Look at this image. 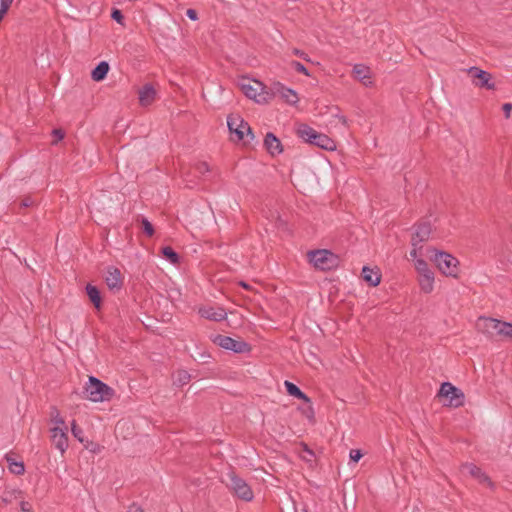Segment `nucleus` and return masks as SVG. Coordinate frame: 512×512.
Listing matches in <instances>:
<instances>
[{"label":"nucleus","instance_id":"41","mask_svg":"<svg viewBox=\"0 0 512 512\" xmlns=\"http://www.w3.org/2000/svg\"><path fill=\"white\" fill-rule=\"evenodd\" d=\"M503 112L505 114V117L508 119L510 117V113L512 110V104L511 103H505L502 106Z\"/></svg>","mask_w":512,"mask_h":512},{"label":"nucleus","instance_id":"8","mask_svg":"<svg viewBox=\"0 0 512 512\" xmlns=\"http://www.w3.org/2000/svg\"><path fill=\"white\" fill-rule=\"evenodd\" d=\"M467 74L471 77L475 87L485 88L487 90L495 89V83L492 80L493 77L489 72L473 66L467 69Z\"/></svg>","mask_w":512,"mask_h":512},{"label":"nucleus","instance_id":"5","mask_svg":"<svg viewBox=\"0 0 512 512\" xmlns=\"http://www.w3.org/2000/svg\"><path fill=\"white\" fill-rule=\"evenodd\" d=\"M415 269L418 273V283L423 293L429 294L434 289V273L424 258H415Z\"/></svg>","mask_w":512,"mask_h":512},{"label":"nucleus","instance_id":"45","mask_svg":"<svg viewBox=\"0 0 512 512\" xmlns=\"http://www.w3.org/2000/svg\"><path fill=\"white\" fill-rule=\"evenodd\" d=\"M128 512H144L142 510V508L136 504H132L129 509H128Z\"/></svg>","mask_w":512,"mask_h":512},{"label":"nucleus","instance_id":"12","mask_svg":"<svg viewBox=\"0 0 512 512\" xmlns=\"http://www.w3.org/2000/svg\"><path fill=\"white\" fill-rule=\"evenodd\" d=\"M49 431L52 444L55 446L57 450L61 452V454H64L69 447L68 427H50Z\"/></svg>","mask_w":512,"mask_h":512},{"label":"nucleus","instance_id":"10","mask_svg":"<svg viewBox=\"0 0 512 512\" xmlns=\"http://www.w3.org/2000/svg\"><path fill=\"white\" fill-rule=\"evenodd\" d=\"M213 342L221 348L233 351L235 353H247L250 351L249 344L229 336L217 335L214 337Z\"/></svg>","mask_w":512,"mask_h":512},{"label":"nucleus","instance_id":"47","mask_svg":"<svg viewBox=\"0 0 512 512\" xmlns=\"http://www.w3.org/2000/svg\"><path fill=\"white\" fill-rule=\"evenodd\" d=\"M170 260V262L174 265L178 264L179 263V259L180 258H176V257H173V258H168Z\"/></svg>","mask_w":512,"mask_h":512},{"label":"nucleus","instance_id":"31","mask_svg":"<svg viewBox=\"0 0 512 512\" xmlns=\"http://www.w3.org/2000/svg\"><path fill=\"white\" fill-rule=\"evenodd\" d=\"M71 432L80 443H85L84 431L77 426L75 420L71 422Z\"/></svg>","mask_w":512,"mask_h":512},{"label":"nucleus","instance_id":"1","mask_svg":"<svg viewBox=\"0 0 512 512\" xmlns=\"http://www.w3.org/2000/svg\"><path fill=\"white\" fill-rule=\"evenodd\" d=\"M432 232V226L428 221L420 222L416 228L415 232L411 237V245L412 250L410 252V256H452L449 252L427 246L424 249L423 243L426 242Z\"/></svg>","mask_w":512,"mask_h":512},{"label":"nucleus","instance_id":"40","mask_svg":"<svg viewBox=\"0 0 512 512\" xmlns=\"http://www.w3.org/2000/svg\"><path fill=\"white\" fill-rule=\"evenodd\" d=\"M292 53L295 55V56H298L300 58H302L303 60L307 61V62H312L311 59L309 58V56L302 50H299L297 48H294L292 50Z\"/></svg>","mask_w":512,"mask_h":512},{"label":"nucleus","instance_id":"30","mask_svg":"<svg viewBox=\"0 0 512 512\" xmlns=\"http://www.w3.org/2000/svg\"><path fill=\"white\" fill-rule=\"evenodd\" d=\"M498 335L512 339V324L501 321L498 329Z\"/></svg>","mask_w":512,"mask_h":512},{"label":"nucleus","instance_id":"20","mask_svg":"<svg viewBox=\"0 0 512 512\" xmlns=\"http://www.w3.org/2000/svg\"><path fill=\"white\" fill-rule=\"evenodd\" d=\"M362 277L369 285L377 286L381 280L380 270L377 267L364 266L362 268Z\"/></svg>","mask_w":512,"mask_h":512},{"label":"nucleus","instance_id":"9","mask_svg":"<svg viewBox=\"0 0 512 512\" xmlns=\"http://www.w3.org/2000/svg\"><path fill=\"white\" fill-rule=\"evenodd\" d=\"M227 125L231 134L236 136L237 140H243L244 135L250 136L251 140L254 139L251 127L240 116L231 115L227 119Z\"/></svg>","mask_w":512,"mask_h":512},{"label":"nucleus","instance_id":"11","mask_svg":"<svg viewBox=\"0 0 512 512\" xmlns=\"http://www.w3.org/2000/svg\"><path fill=\"white\" fill-rule=\"evenodd\" d=\"M439 271L450 277H457L460 272V264L458 258H430Z\"/></svg>","mask_w":512,"mask_h":512},{"label":"nucleus","instance_id":"21","mask_svg":"<svg viewBox=\"0 0 512 512\" xmlns=\"http://www.w3.org/2000/svg\"><path fill=\"white\" fill-rule=\"evenodd\" d=\"M264 146L272 156L282 152L281 142L273 133H267L264 139Z\"/></svg>","mask_w":512,"mask_h":512},{"label":"nucleus","instance_id":"37","mask_svg":"<svg viewBox=\"0 0 512 512\" xmlns=\"http://www.w3.org/2000/svg\"><path fill=\"white\" fill-rule=\"evenodd\" d=\"M20 509L23 512H32V504L28 501H25L23 498L19 499Z\"/></svg>","mask_w":512,"mask_h":512},{"label":"nucleus","instance_id":"2","mask_svg":"<svg viewBox=\"0 0 512 512\" xmlns=\"http://www.w3.org/2000/svg\"><path fill=\"white\" fill-rule=\"evenodd\" d=\"M296 134L299 138L309 144H313L327 151L336 149L333 139L323 133L317 132L307 124H299L296 128Z\"/></svg>","mask_w":512,"mask_h":512},{"label":"nucleus","instance_id":"22","mask_svg":"<svg viewBox=\"0 0 512 512\" xmlns=\"http://www.w3.org/2000/svg\"><path fill=\"white\" fill-rule=\"evenodd\" d=\"M156 99V91L152 85L146 84L139 91V102L142 106H148Z\"/></svg>","mask_w":512,"mask_h":512},{"label":"nucleus","instance_id":"43","mask_svg":"<svg viewBox=\"0 0 512 512\" xmlns=\"http://www.w3.org/2000/svg\"><path fill=\"white\" fill-rule=\"evenodd\" d=\"M53 135L55 137V141H54L55 143L59 140H62L64 137V133L59 129L53 130Z\"/></svg>","mask_w":512,"mask_h":512},{"label":"nucleus","instance_id":"26","mask_svg":"<svg viewBox=\"0 0 512 512\" xmlns=\"http://www.w3.org/2000/svg\"><path fill=\"white\" fill-rule=\"evenodd\" d=\"M50 424H51V427H58V428L68 427L63 416L60 414L59 410L55 407H53L50 412Z\"/></svg>","mask_w":512,"mask_h":512},{"label":"nucleus","instance_id":"46","mask_svg":"<svg viewBox=\"0 0 512 512\" xmlns=\"http://www.w3.org/2000/svg\"><path fill=\"white\" fill-rule=\"evenodd\" d=\"M33 204V202L30 200V199H24L22 202H21V206L23 207H29Z\"/></svg>","mask_w":512,"mask_h":512},{"label":"nucleus","instance_id":"29","mask_svg":"<svg viewBox=\"0 0 512 512\" xmlns=\"http://www.w3.org/2000/svg\"><path fill=\"white\" fill-rule=\"evenodd\" d=\"M7 462L9 463V470L16 475H21L24 473L25 468L22 462H17L11 459L10 457H6Z\"/></svg>","mask_w":512,"mask_h":512},{"label":"nucleus","instance_id":"15","mask_svg":"<svg viewBox=\"0 0 512 512\" xmlns=\"http://www.w3.org/2000/svg\"><path fill=\"white\" fill-rule=\"evenodd\" d=\"M340 258H309V264L315 269L332 270L339 265Z\"/></svg>","mask_w":512,"mask_h":512},{"label":"nucleus","instance_id":"36","mask_svg":"<svg viewBox=\"0 0 512 512\" xmlns=\"http://www.w3.org/2000/svg\"><path fill=\"white\" fill-rule=\"evenodd\" d=\"M349 456L351 461L358 462L362 458V453L358 449H352Z\"/></svg>","mask_w":512,"mask_h":512},{"label":"nucleus","instance_id":"48","mask_svg":"<svg viewBox=\"0 0 512 512\" xmlns=\"http://www.w3.org/2000/svg\"><path fill=\"white\" fill-rule=\"evenodd\" d=\"M13 0H0V3L11 6Z\"/></svg>","mask_w":512,"mask_h":512},{"label":"nucleus","instance_id":"27","mask_svg":"<svg viewBox=\"0 0 512 512\" xmlns=\"http://www.w3.org/2000/svg\"><path fill=\"white\" fill-rule=\"evenodd\" d=\"M86 292L91 302L98 308L101 302L99 290L95 286L88 284L86 286Z\"/></svg>","mask_w":512,"mask_h":512},{"label":"nucleus","instance_id":"49","mask_svg":"<svg viewBox=\"0 0 512 512\" xmlns=\"http://www.w3.org/2000/svg\"><path fill=\"white\" fill-rule=\"evenodd\" d=\"M240 285L245 288V289H248L249 288V285L245 282H240Z\"/></svg>","mask_w":512,"mask_h":512},{"label":"nucleus","instance_id":"13","mask_svg":"<svg viewBox=\"0 0 512 512\" xmlns=\"http://www.w3.org/2000/svg\"><path fill=\"white\" fill-rule=\"evenodd\" d=\"M271 90H272V94H270L271 96L272 95L280 96L286 103H288L290 105L296 104L299 100L298 95L294 90L285 87L283 84H281L279 82L275 83L272 86Z\"/></svg>","mask_w":512,"mask_h":512},{"label":"nucleus","instance_id":"44","mask_svg":"<svg viewBox=\"0 0 512 512\" xmlns=\"http://www.w3.org/2000/svg\"><path fill=\"white\" fill-rule=\"evenodd\" d=\"M85 447L87 449H89L90 451L94 452V453L99 452L98 445L93 444V443H89L88 441H87V444L85 445Z\"/></svg>","mask_w":512,"mask_h":512},{"label":"nucleus","instance_id":"42","mask_svg":"<svg viewBox=\"0 0 512 512\" xmlns=\"http://www.w3.org/2000/svg\"><path fill=\"white\" fill-rule=\"evenodd\" d=\"M186 15L189 19L195 21L198 19L197 12L194 9H188Z\"/></svg>","mask_w":512,"mask_h":512},{"label":"nucleus","instance_id":"32","mask_svg":"<svg viewBox=\"0 0 512 512\" xmlns=\"http://www.w3.org/2000/svg\"><path fill=\"white\" fill-rule=\"evenodd\" d=\"M305 256H334L333 253L327 249H313L307 251Z\"/></svg>","mask_w":512,"mask_h":512},{"label":"nucleus","instance_id":"24","mask_svg":"<svg viewBox=\"0 0 512 512\" xmlns=\"http://www.w3.org/2000/svg\"><path fill=\"white\" fill-rule=\"evenodd\" d=\"M109 71V64L106 61L100 62L91 73V77L94 81H102Z\"/></svg>","mask_w":512,"mask_h":512},{"label":"nucleus","instance_id":"6","mask_svg":"<svg viewBox=\"0 0 512 512\" xmlns=\"http://www.w3.org/2000/svg\"><path fill=\"white\" fill-rule=\"evenodd\" d=\"M438 396L444 400V404L458 408L464 405L465 395L463 391L450 382H444L438 392Z\"/></svg>","mask_w":512,"mask_h":512},{"label":"nucleus","instance_id":"33","mask_svg":"<svg viewBox=\"0 0 512 512\" xmlns=\"http://www.w3.org/2000/svg\"><path fill=\"white\" fill-rule=\"evenodd\" d=\"M143 232L151 237L154 234V228L153 225L146 219L143 218L141 221Z\"/></svg>","mask_w":512,"mask_h":512},{"label":"nucleus","instance_id":"16","mask_svg":"<svg viewBox=\"0 0 512 512\" xmlns=\"http://www.w3.org/2000/svg\"><path fill=\"white\" fill-rule=\"evenodd\" d=\"M461 472L463 475H470L474 477L481 483L487 482L489 485L491 484L489 478L485 475V473H483L481 469L473 463H465L464 465H462Z\"/></svg>","mask_w":512,"mask_h":512},{"label":"nucleus","instance_id":"28","mask_svg":"<svg viewBox=\"0 0 512 512\" xmlns=\"http://www.w3.org/2000/svg\"><path fill=\"white\" fill-rule=\"evenodd\" d=\"M190 381V374L185 370L177 371L173 376V383L176 386H183Z\"/></svg>","mask_w":512,"mask_h":512},{"label":"nucleus","instance_id":"17","mask_svg":"<svg viewBox=\"0 0 512 512\" xmlns=\"http://www.w3.org/2000/svg\"><path fill=\"white\" fill-rule=\"evenodd\" d=\"M105 281L111 290L120 289L123 283L120 270L114 267L108 268L105 275Z\"/></svg>","mask_w":512,"mask_h":512},{"label":"nucleus","instance_id":"34","mask_svg":"<svg viewBox=\"0 0 512 512\" xmlns=\"http://www.w3.org/2000/svg\"><path fill=\"white\" fill-rule=\"evenodd\" d=\"M291 66L298 72V73H301V74H304L306 76H310V73L308 72L307 68L301 64L300 62L298 61H292L291 62Z\"/></svg>","mask_w":512,"mask_h":512},{"label":"nucleus","instance_id":"3","mask_svg":"<svg viewBox=\"0 0 512 512\" xmlns=\"http://www.w3.org/2000/svg\"><path fill=\"white\" fill-rule=\"evenodd\" d=\"M85 393L87 399L92 402H104L112 398L114 391L96 377L90 376L85 386Z\"/></svg>","mask_w":512,"mask_h":512},{"label":"nucleus","instance_id":"39","mask_svg":"<svg viewBox=\"0 0 512 512\" xmlns=\"http://www.w3.org/2000/svg\"><path fill=\"white\" fill-rule=\"evenodd\" d=\"M111 17H112V19H114L116 22H118V23H120V24H122V23H123V19H124V17H123V14H122V12H121L120 10H118V9L113 10V11H112V14H111Z\"/></svg>","mask_w":512,"mask_h":512},{"label":"nucleus","instance_id":"18","mask_svg":"<svg viewBox=\"0 0 512 512\" xmlns=\"http://www.w3.org/2000/svg\"><path fill=\"white\" fill-rule=\"evenodd\" d=\"M199 314L206 319L213 321H222L226 318V312L222 308H214L211 306L202 307L199 309Z\"/></svg>","mask_w":512,"mask_h":512},{"label":"nucleus","instance_id":"14","mask_svg":"<svg viewBox=\"0 0 512 512\" xmlns=\"http://www.w3.org/2000/svg\"><path fill=\"white\" fill-rule=\"evenodd\" d=\"M501 321L494 318L480 317L477 321V329L489 336L498 335Z\"/></svg>","mask_w":512,"mask_h":512},{"label":"nucleus","instance_id":"35","mask_svg":"<svg viewBox=\"0 0 512 512\" xmlns=\"http://www.w3.org/2000/svg\"><path fill=\"white\" fill-rule=\"evenodd\" d=\"M195 169L202 175L210 171V167L206 162H198L195 166Z\"/></svg>","mask_w":512,"mask_h":512},{"label":"nucleus","instance_id":"23","mask_svg":"<svg viewBox=\"0 0 512 512\" xmlns=\"http://www.w3.org/2000/svg\"><path fill=\"white\" fill-rule=\"evenodd\" d=\"M23 492L16 488H7L3 491L1 499L5 504L22 499Z\"/></svg>","mask_w":512,"mask_h":512},{"label":"nucleus","instance_id":"7","mask_svg":"<svg viewBox=\"0 0 512 512\" xmlns=\"http://www.w3.org/2000/svg\"><path fill=\"white\" fill-rule=\"evenodd\" d=\"M227 486L242 500L251 501L253 499V492L250 486L234 473L228 474Z\"/></svg>","mask_w":512,"mask_h":512},{"label":"nucleus","instance_id":"38","mask_svg":"<svg viewBox=\"0 0 512 512\" xmlns=\"http://www.w3.org/2000/svg\"><path fill=\"white\" fill-rule=\"evenodd\" d=\"M162 256H179L177 252L170 246H164L161 248Z\"/></svg>","mask_w":512,"mask_h":512},{"label":"nucleus","instance_id":"25","mask_svg":"<svg viewBox=\"0 0 512 512\" xmlns=\"http://www.w3.org/2000/svg\"><path fill=\"white\" fill-rule=\"evenodd\" d=\"M284 385L286 387V390L290 396H293L297 399L303 400L305 402H310L309 397L303 393L298 386H296L294 383L285 381Z\"/></svg>","mask_w":512,"mask_h":512},{"label":"nucleus","instance_id":"19","mask_svg":"<svg viewBox=\"0 0 512 512\" xmlns=\"http://www.w3.org/2000/svg\"><path fill=\"white\" fill-rule=\"evenodd\" d=\"M352 74L355 79L361 81L365 86H370L372 84L370 69L368 66L364 64H356L353 67Z\"/></svg>","mask_w":512,"mask_h":512},{"label":"nucleus","instance_id":"4","mask_svg":"<svg viewBox=\"0 0 512 512\" xmlns=\"http://www.w3.org/2000/svg\"><path fill=\"white\" fill-rule=\"evenodd\" d=\"M241 91L250 99L255 100L257 103H267L271 100V95L265 92L264 85L249 78H243L239 81Z\"/></svg>","mask_w":512,"mask_h":512}]
</instances>
